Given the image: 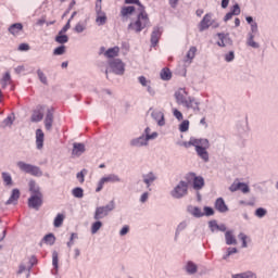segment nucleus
I'll return each instance as SVG.
<instances>
[{"label":"nucleus","instance_id":"nucleus-58","mask_svg":"<svg viewBox=\"0 0 278 278\" xmlns=\"http://www.w3.org/2000/svg\"><path fill=\"white\" fill-rule=\"evenodd\" d=\"M230 13L233 14L235 16H239V14H240V4L236 3L231 8Z\"/></svg>","mask_w":278,"mask_h":278},{"label":"nucleus","instance_id":"nucleus-2","mask_svg":"<svg viewBox=\"0 0 278 278\" xmlns=\"http://www.w3.org/2000/svg\"><path fill=\"white\" fill-rule=\"evenodd\" d=\"M28 188L30 192V197L28 198V207L31 210H40L42 207V191H40V186L36 184V181L30 180L28 182Z\"/></svg>","mask_w":278,"mask_h":278},{"label":"nucleus","instance_id":"nucleus-13","mask_svg":"<svg viewBox=\"0 0 278 278\" xmlns=\"http://www.w3.org/2000/svg\"><path fill=\"white\" fill-rule=\"evenodd\" d=\"M176 103L178 105H182L188 101V90L186 88H179L177 91L174 93Z\"/></svg>","mask_w":278,"mask_h":278},{"label":"nucleus","instance_id":"nucleus-57","mask_svg":"<svg viewBox=\"0 0 278 278\" xmlns=\"http://www.w3.org/2000/svg\"><path fill=\"white\" fill-rule=\"evenodd\" d=\"M78 236L75 232L71 233V238L70 241L67 242V247L68 249H71L73 247V244H75L74 240H77Z\"/></svg>","mask_w":278,"mask_h":278},{"label":"nucleus","instance_id":"nucleus-14","mask_svg":"<svg viewBox=\"0 0 278 278\" xmlns=\"http://www.w3.org/2000/svg\"><path fill=\"white\" fill-rule=\"evenodd\" d=\"M149 140H151V137H143L141 135L137 138L131 139L129 144H130V147H135L137 149H140L142 147H149Z\"/></svg>","mask_w":278,"mask_h":278},{"label":"nucleus","instance_id":"nucleus-34","mask_svg":"<svg viewBox=\"0 0 278 278\" xmlns=\"http://www.w3.org/2000/svg\"><path fill=\"white\" fill-rule=\"evenodd\" d=\"M0 84L3 90H5V88L12 84V76L10 75V72H5L2 79L0 80Z\"/></svg>","mask_w":278,"mask_h":278},{"label":"nucleus","instance_id":"nucleus-51","mask_svg":"<svg viewBox=\"0 0 278 278\" xmlns=\"http://www.w3.org/2000/svg\"><path fill=\"white\" fill-rule=\"evenodd\" d=\"M138 81L143 88H147L149 85H151V80L147 79L144 76H139Z\"/></svg>","mask_w":278,"mask_h":278},{"label":"nucleus","instance_id":"nucleus-29","mask_svg":"<svg viewBox=\"0 0 278 278\" xmlns=\"http://www.w3.org/2000/svg\"><path fill=\"white\" fill-rule=\"evenodd\" d=\"M187 228H188V222L186 220L180 222L176 227L174 240L177 241V239L181 235V231H185V229Z\"/></svg>","mask_w":278,"mask_h":278},{"label":"nucleus","instance_id":"nucleus-33","mask_svg":"<svg viewBox=\"0 0 278 278\" xmlns=\"http://www.w3.org/2000/svg\"><path fill=\"white\" fill-rule=\"evenodd\" d=\"M52 266L54 269H52V275H58V269L60 268L59 266V254L58 251L52 252Z\"/></svg>","mask_w":278,"mask_h":278},{"label":"nucleus","instance_id":"nucleus-26","mask_svg":"<svg viewBox=\"0 0 278 278\" xmlns=\"http://www.w3.org/2000/svg\"><path fill=\"white\" fill-rule=\"evenodd\" d=\"M225 240L228 247H231V244H238V240L236 239V236H233V230H227L225 232Z\"/></svg>","mask_w":278,"mask_h":278},{"label":"nucleus","instance_id":"nucleus-23","mask_svg":"<svg viewBox=\"0 0 278 278\" xmlns=\"http://www.w3.org/2000/svg\"><path fill=\"white\" fill-rule=\"evenodd\" d=\"M36 147L39 151L45 147V132L40 128L36 130Z\"/></svg>","mask_w":278,"mask_h":278},{"label":"nucleus","instance_id":"nucleus-44","mask_svg":"<svg viewBox=\"0 0 278 278\" xmlns=\"http://www.w3.org/2000/svg\"><path fill=\"white\" fill-rule=\"evenodd\" d=\"M72 194L75 197V199H84V189L76 187L72 190Z\"/></svg>","mask_w":278,"mask_h":278},{"label":"nucleus","instance_id":"nucleus-15","mask_svg":"<svg viewBox=\"0 0 278 278\" xmlns=\"http://www.w3.org/2000/svg\"><path fill=\"white\" fill-rule=\"evenodd\" d=\"M164 31V28L161 26L153 27L152 34H151V47H157V42H160V38H162V34Z\"/></svg>","mask_w":278,"mask_h":278},{"label":"nucleus","instance_id":"nucleus-60","mask_svg":"<svg viewBox=\"0 0 278 278\" xmlns=\"http://www.w3.org/2000/svg\"><path fill=\"white\" fill-rule=\"evenodd\" d=\"M230 192H238L240 190V182H233L229 187Z\"/></svg>","mask_w":278,"mask_h":278},{"label":"nucleus","instance_id":"nucleus-1","mask_svg":"<svg viewBox=\"0 0 278 278\" xmlns=\"http://www.w3.org/2000/svg\"><path fill=\"white\" fill-rule=\"evenodd\" d=\"M127 5H138V13L135 20H131L127 26L128 31L131 34H140L143 29L151 27V18L147 13V8L143 7L140 0H125Z\"/></svg>","mask_w":278,"mask_h":278},{"label":"nucleus","instance_id":"nucleus-3","mask_svg":"<svg viewBox=\"0 0 278 278\" xmlns=\"http://www.w3.org/2000/svg\"><path fill=\"white\" fill-rule=\"evenodd\" d=\"M110 73L114 75H125V63L121 59H111L109 61V68L105 70L106 79H110Z\"/></svg>","mask_w":278,"mask_h":278},{"label":"nucleus","instance_id":"nucleus-16","mask_svg":"<svg viewBox=\"0 0 278 278\" xmlns=\"http://www.w3.org/2000/svg\"><path fill=\"white\" fill-rule=\"evenodd\" d=\"M45 118V106L38 105L30 116L31 123H40Z\"/></svg>","mask_w":278,"mask_h":278},{"label":"nucleus","instance_id":"nucleus-39","mask_svg":"<svg viewBox=\"0 0 278 278\" xmlns=\"http://www.w3.org/2000/svg\"><path fill=\"white\" fill-rule=\"evenodd\" d=\"M201 140V138H199V139H197V138H194V137H191L190 139H189V141H187V142H185L184 143V147L186 148V149H190V147H194V149L197 148V144H199V141Z\"/></svg>","mask_w":278,"mask_h":278},{"label":"nucleus","instance_id":"nucleus-47","mask_svg":"<svg viewBox=\"0 0 278 278\" xmlns=\"http://www.w3.org/2000/svg\"><path fill=\"white\" fill-rule=\"evenodd\" d=\"M188 129H190V121L185 119L179 125V131H181V134H186V131H188Z\"/></svg>","mask_w":278,"mask_h":278},{"label":"nucleus","instance_id":"nucleus-61","mask_svg":"<svg viewBox=\"0 0 278 278\" xmlns=\"http://www.w3.org/2000/svg\"><path fill=\"white\" fill-rule=\"evenodd\" d=\"M204 216H214V208L211 206H204Z\"/></svg>","mask_w":278,"mask_h":278},{"label":"nucleus","instance_id":"nucleus-48","mask_svg":"<svg viewBox=\"0 0 278 278\" xmlns=\"http://www.w3.org/2000/svg\"><path fill=\"white\" fill-rule=\"evenodd\" d=\"M266 214H268V211H266V208L258 207V208H256L254 216H256V218H264V216H266Z\"/></svg>","mask_w":278,"mask_h":278},{"label":"nucleus","instance_id":"nucleus-5","mask_svg":"<svg viewBox=\"0 0 278 278\" xmlns=\"http://www.w3.org/2000/svg\"><path fill=\"white\" fill-rule=\"evenodd\" d=\"M116 208V202L114 200H111L110 203H108L104 206H98L96 207L93 218L94 220H101V218H105V216L110 215V212H114Z\"/></svg>","mask_w":278,"mask_h":278},{"label":"nucleus","instance_id":"nucleus-4","mask_svg":"<svg viewBox=\"0 0 278 278\" xmlns=\"http://www.w3.org/2000/svg\"><path fill=\"white\" fill-rule=\"evenodd\" d=\"M210 140L206 138H200V141L195 146V153L200 160L204 161V163L210 162Z\"/></svg>","mask_w":278,"mask_h":278},{"label":"nucleus","instance_id":"nucleus-8","mask_svg":"<svg viewBox=\"0 0 278 278\" xmlns=\"http://www.w3.org/2000/svg\"><path fill=\"white\" fill-rule=\"evenodd\" d=\"M188 195V182L180 180L176 187L170 191L173 199H184Z\"/></svg>","mask_w":278,"mask_h":278},{"label":"nucleus","instance_id":"nucleus-49","mask_svg":"<svg viewBox=\"0 0 278 278\" xmlns=\"http://www.w3.org/2000/svg\"><path fill=\"white\" fill-rule=\"evenodd\" d=\"M197 55V47H191L189 49V51L187 52V60H189L190 62H192L193 58H195Z\"/></svg>","mask_w":278,"mask_h":278},{"label":"nucleus","instance_id":"nucleus-42","mask_svg":"<svg viewBox=\"0 0 278 278\" xmlns=\"http://www.w3.org/2000/svg\"><path fill=\"white\" fill-rule=\"evenodd\" d=\"M37 77L43 84L45 86L49 85V80L47 79V75H45V72L42 70H37Z\"/></svg>","mask_w":278,"mask_h":278},{"label":"nucleus","instance_id":"nucleus-20","mask_svg":"<svg viewBox=\"0 0 278 278\" xmlns=\"http://www.w3.org/2000/svg\"><path fill=\"white\" fill-rule=\"evenodd\" d=\"M215 210L219 212L220 214H226V212H229V206L225 203V199L217 198L215 201Z\"/></svg>","mask_w":278,"mask_h":278},{"label":"nucleus","instance_id":"nucleus-37","mask_svg":"<svg viewBox=\"0 0 278 278\" xmlns=\"http://www.w3.org/2000/svg\"><path fill=\"white\" fill-rule=\"evenodd\" d=\"M197 264H194L192 261H189L186 265V271L188 273V275H194L197 274Z\"/></svg>","mask_w":278,"mask_h":278},{"label":"nucleus","instance_id":"nucleus-50","mask_svg":"<svg viewBox=\"0 0 278 278\" xmlns=\"http://www.w3.org/2000/svg\"><path fill=\"white\" fill-rule=\"evenodd\" d=\"M64 53H66V46L64 45L59 46L53 50V55H64Z\"/></svg>","mask_w":278,"mask_h":278},{"label":"nucleus","instance_id":"nucleus-19","mask_svg":"<svg viewBox=\"0 0 278 278\" xmlns=\"http://www.w3.org/2000/svg\"><path fill=\"white\" fill-rule=\"evenodd\" d=\"M151 116L157 123L159 127H164V125H166V119L164 118V113L162 111H153Z\"/></svg>","mask_w":278,"mask_h":278},{"label":"nucleus","instance_id":"nucleus-22","mask_svg":"<svg viewBox=\"0 0 278 278\" xmlns=\"http://www.w3.org/2000/svg\"><path fill=\"white\" fill-rule=\"evenodd\" d=\"M187 212L191 216H193V218H203V216H205V213H203V211H201V207H199V206L189 205L187 207Z\"/></svg>","mask_w":278,"mask_h":278},{"label":"nucleus","instance_id":"nucleus-54","mask_svg":"<svg viewBox=\"0 0 278 278\" xmlns=\"http://www.w3.org/2000/svg\"><path fill=\"white\" fill-rule=\"evenodd\" d=\"M239 190H241L243 194L251 192V188H249V185H247V182H240Z\"/></svg>","mask_w":278,"mask_h":278},{"label":"nucleus","instance_id":"nucleus-6","mask_svg":"<svg viewBox=\"0 0 278 278\" xmlns=\"http://www.w3.org/2000/svg\"><path fill=\"white\" fill-rule=\"evenodd\" d=\"M17 167L22 173H26L27 175H31L33 177H42V169L40 167L25 163L23 161L17 162Z\"/></svg>","mask_w":278,"mask_h":278},{"label":"nucleus","instance_id":"nucleus-38","mask_svg":"<svg viewBox=\"0 0 278 278\" xmlns=\"http://www.w3.org/2000/svg\"><path fill=\"white\" fill-rule=\"evenodd\" d=\"M43 242L46 244H49L50 247H53L55 244V235L53 233H48L43 237Z\"/></svg>","mask_w":278,"mask_h":278},{"label":"nucleus","instance_id":"nucleus-56","mask_svg":"<svg viewBox=\"0 0 278 278\" xmlns=\"http://www.w3.org/2000/svg\"><path fill=\"white\" fill-rule=\"evenodd\" d=\"M29 266L27 268L28 273H31V268H34V266H36V264H38V260L36 258V256H31L29 260Z\"/></svg>","mask_w":278,"mask_h":278},{"label":"nucleus","instance_id":"nucleus-9","mask_svg":"<svg viewBox=\"0 0 278 278\" xmlns=\"http://www.w3.org/2000/svg\"><path fill=\"white\" fill-rule=\"evenodd\" d=\"M212 13H206L203 18L201 20V22L198 25V29L199 31H205L206 29H210V27H219V24L214 22V20H212Z\"/></svg>","mask_w":278,"mask_h":278},{"label":"nucleus","instance_id":"nucleus-18","mask_svg":"<svg viewBox=\"0 0 278 278\" xmlns=\"http://www.w3.org/2000/svg\"><path fill=\"white\" fill-rule=\"evenodd\" d=\"M18 199H21V190L13 189L10 198L7 200L5 205H16L18 203Z\"/></svg>","mask_w":278,"mask_h":278},{"label":"nucleus","instance_id":"nucleus-21","mask_svg":"<svg viewBox=\"0 0 278 278\" xmlns=\"http://www.w3.org/2000/svg\"><path fill=\"white\" fill-rule=\"evenodd\" d=\"M43 123L47 131H51L53 127V109H48Z\"/></svg>","mask_w":278,"mask_h":278},{"label":"nucleus","instance_id":"nucleus-52","mask_svg":"<svg viewBox=\"0 0 278 278\" xmlns=\"http://www.w3.org/2000/svg\"><path fill=\"white\" fill-rule=\"evenodd\" d=\"M225 62H233L236 60V53L233 51H229L224 56Z\"/></svg>","mask_w":278,"mask_h":278},{"label":"nucleus","instance_id":"nucleus-25","mask_svg":"<svg viewBox=\"0 0 278 278\" xmlns=\"http://www.w3.org/2000/svg\"><path fill=\"white\" fill-rule=\"evenodd\" d=\"M83 153H86V144L77 142L73 143L72 155L79 157Z\"/></svg>","mask_w":278,"mask_h":278},{"label":"nucleus","instance_id":"nucleus-35","mask_svg":"<svg viewBox=\"0 0 278 278\" xmlns=\"http://www.w3.org/2000/svg\"><path fill=\"white\" fill-rule=\"evenodd\" d=\"M9 31L12 34V36H16L17 34H21V31H23V24L21 23L12 24L9 27Z\"/></svg>","mask_w":278,"mask_h":278},{"label":"nucleus","instance_id":"nucleus-59","mask_svg":"<svg viewBox=\"0 0 278 278\" xmlns=\"http://www.w3.org/2000/svg\"><path fill=\"white\" fill-rule=\"evenodd\" d=\"M173 114L177 121H184V114L179 110L174 109Z\"/></svg>","mask_w":278,"mask_h":278},{"label":"nucleus","instance_id":"nucleus-62","mask_svg":"<svg viewBox=\"0 0 278 278\" xmlns=\"http://www.w3.org/2000/svg\"><path fill=\"white\" fill-rule=\"evenodd\" d=\"M243 278H257V275L253 271L241 273Z\"/></svg>","mask_w":278,"mask_h":278},{"label":"nucleus","instance_id":"nucleus-41","mask_svg":"<svg viewBox=\"0 0 278 278\" xmlns=\"http://www.w3.org/2000/svg\"><path fill=\"white\" fill-rule=\"evenodd\" d=\"M142 137L143 138H149L150 137V140H155V138H157V132H152L151 134V128L150 127H147L142 134Z\"/></svg>","mask_w":278,"mask_h":278},{"label":"nucleus","instance_id":"nucleus-55","mask_svg":"<svg viewBox=\"0 0 278 278\" xmlns=\"http://www.w3.org/2000/svg\"><path fill=\"white\" fill-rule=\"evenodd\" d=\"M208 227H210L211 231L214 233V231H216V229H218V222H216V219L208 222Z\"/></svg>","mask_w":278,"mask_h":278},{"label":"nucleus","instance_id":"nucleus-31","mask_svg":"<svg viewBox=\"0 0 278 278\" xmlns=\"http://www.w3.org/2000/svg\"><path fill=\"white\" fill-rule=\"evenodd\" d=\"M14 121H16V116H14V113H11L7 118L2 121L1 127L3 129H5V127H11L14 125Z\"/></svg>","mask_w":278,"mask_h":278},{"label":"nucleus","instance_id":"nucleus-10","mask_svg":"<svg viewBox=\"0 0 278 278\" xmlns=\"http://www.w3.org/2000/svg\"><path fill=\"white\" fill-rule=\"evenodd\" d=\"M187 181L193 180V190H203V187L205 186V179L203 176H197L194 173H189L186 176Z\"/></svg>","mask_w":278,"mask_h":278},{"label":"nucleus","instance_id":"nucleus-12","mask_svg":"<svg viewBox=\"0 0 278 278\" xmlns=\"http://www.w3.org/2000/svg\"><path fill=\"white\" fill-rule=\"evenodd\" d=\"M142 182L147 187L148 190H151V186L157 181V174L154 172H148L147 174H142Z\"/></svg>","mask_w":278,"mask_h":278},{"label":"nucleus","instance_id":"nucleus-27","mask_svg":"<svg viewBox=\"0 0 278 278\" xmlns=\"http://www.w3.org/2000/svg\"><path fill=\"white\" fill-rule=\"evenodd\" d=\"M255 34L257 33H249L247 38V46L252 49H260V43L255 41Z\"/></svg>","mask_w":278,"mask_h":278},{"label":"nucleus","instance_id":"nucleus-28","mask_svg":"<svg viewBox=\"0 0 278 278\" xmlns=\"http://www.w3.org/2000/svg\"><path fill=\"white\" fill-rule=\"evenodd\" d=\"M2 181L7 188H12L14 186V181L12 180V174L8 172L1 173Z\"/></svg>","mask_w":278,"mask_h":278},{"label":"nucleus","instance_id":"nucleus-7","mask_svg":"<svg viewBox=\"0 0 278 278\" xmlns=\"http://www.w3.org/2000/svg\"><path fill=\"white\" fill-rule=\"evenodd\" d=\"M123 179L116 174H109L108 176L102 177L97 185L96 192H101L105 184H121Z\"/></svg>","mask_w":278,"mask_h":278},{"label":"nucleus","instance_id":"nucleus-45","mask_svg":"<svg viewBox=\"0 0 278 278\" xmlns=\"http://www.w3.org/2000/svg\"><path fill=\"white\" fill-rule=\"evenodd\" d=\"M55 42H58L59 45H66V42H68V37L64 34H60L55 37Z\"/></svg>","mask_w":278,"mask_h":278},{"label":"nucleus","instance_id":"nucleus-64","mask_svg":"<svg viewBox=\"0 0 278 278\" xmlns=\"http://www.w3.org/2000/svg\"><path fill=\"white\" fill-rule=\"evenodd\" d=\"M129 233V226H123V228L119 230V236H127Z\"/></svg>","mask_w":278,"mask_h":278},{"label":"nucleus","instance_id":"nucleus-63","mask_svg":"<svg viewBox=\"0 0 278 278\" xmlns=\"http://www.w3.org/2000/svg\"><path fill=\"white\" fill-rule=\"evenodd\" d=\"M140 203H147L149 201V192H143L139 199Z\"/></svg>","mask_w":278,"mask_h":278},{"label":"nucleus","instance_id":"nucleus-36","mask_svg":"<svg viewBox=\"0 0 278 278\" xmlns=\"http://www.w3.org/2000/svg\"><path fill=\"white\" fill-rule=\"evenodd\" d=\"M87 27H88V23L87 22H78L76 24V26L74 27V31L76 34H84V31H86Z\"/></svg>","mask_w":278,"mask_h":278},{"label":"nucleus","instance_id":"nucleus-17","mask_svg":"<svg viewBox=\"0 0 278 278\" xmlns=\"http://www.w3.org/2000/svg\"><path fill=\"white\" fill-rule=\"evenodd\" d=\"M136 12V7L129 5V7H122L119 16L123 22L128 21L129 16Z\"/></svg>","mask_w":278,"mask_h":278},{"label":"nucleus","instance_id":"nucleus-46","mask_svg":"<svg viewBox=\"0 0 278 278\" xmlns=\"http://www.w3.org/2000/svg\"><path fill=\"white\" fill-rule=\"evenodd\" d=\"M101 227H103V223L99 219H96V222L91 225V233H97Z\"/></svg>","mask_w":278,"mask_h":278},{"label":"nucleus","instance_id":"nucleus-43","mask_svg":"<svg viewBox=\"0 0 278 278\" xmlns=\"http://www.w3.org/2000/svg\"><path fill=\"white\" fill-rule=\"evenodd\" d=\"M64 224V214L59 213L53 222L54 227H62V225Z\"/></svg>","mask_w":278,"mask_h":278},{"label":"nucleus","instance_id":"nucleus-32","mask_svg":"<svg viewBox=\"0 0 278 278\" xmlns=\"http://www.w3.org/2000/svg\"><path fill=\"white\" fill-rule=\"evenodd\" d=\"M119 51H121V48L113 47V48L108 49L104 52V55H105V58L115 60V58L118 55Z\"/></svg>","mask_w":278,"mask_h":278},{"label":"nucleus","instance_id":"nucleus-53","mask_svg":"<svg viewBox=\"0 0 278 278\" xmlns=\"http://www.w3.org/2000/svg\"><path fill=\"white\" fill-rule=\"evenodd\" d=\"M247 235L244 232H240L239 233V240H241L242 244V249H247V247H249V244L247 243Z\"/></svg>","mask_w":278,"mask_h":278},{"label":"nucleus","instance_id":"nucleus-40","mask_svg":"<svg viewBox=\"0 0 278 278\" xmlns=\"http://www.w3.org/2000/svg\"><path fill=\"white\" fill-rule=\"evenodd\" d=\"M86 175H88V169L86 168H83L76 174V179H78L79 184H84V181H86Z\"/></svg>","mask_w":278,"mask_h":278},{"label":"nucleus","instance_id":"nucleus-11","mask_svg":"<svg viewBox=\"0 0 278 278\" xmlns=\"http://www.w3.org/2000/svg\"><path fill=\"white\" fill-rule=\"evenodd\" d=\"M182 108H186V110H192L194 114H199V112H201V102L191 96L188 97V100L182 104Z\"/></svg>","mask_w":278,"mask_h":278},{"label":"nucleus","instance_id":"nucleus-30","mask_svg":"<svg viewBox=\"0 0 278 278\" xmlns=\"http://www.w3.org/2000/svg\"><path fill=\"white\" fill-rule=\"evenodd\" d=\"M160 77L163 81H170V79H173V73L170 72V68L164 67L161 70Z\"/></svg>","mask_w":278,"mask_h":278},{"label":"nucleus","instance_id":"nucleus-24","mask_svg":"<svg viewBox=\"0 0 278 278\" xmlns=\"http://www.w3.org/2000/svg\"><path fill=\"white\" fill-rule=\"evenodd\" d=\"M96 23L98 27H101L108 23V15L105 14V11L96 12Z\"/></svg>","mask_w":278,"mask_h":278}]
</instances>
